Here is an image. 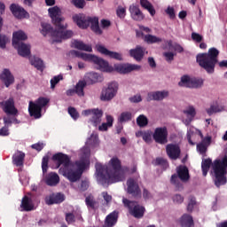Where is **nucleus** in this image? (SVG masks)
<instances>
[{"instance_id": "f257e3e1", "label": "nucleus", "mask_w": 227, "mask_h": 227, "mask_svg": "<svg viewBox=\"0 0 227 227\" xmlns=\"http://www.w3.org/2000/svg\"><path fill=\"white\" fill-rule=\"evenodd\" d=\"M68 56H70V58H80V59H83V61H90L94 63V65H97L98 69L101 72L111 73L115 70V72L119 74H130V72H134V70H141V66L136 64H115L113 67V66H109V62L100 57L75 50H71L68 52Z\"/></svg>"}, {"instance_id": "f03ea898", "label": "nucleus", "mask_w": 227, "mask_h": 227, "mask_svg": "<svg viewBox=\"0 0 227 227\" xmlns=\"http://www.w3.org/2000/svg\"><path fill=\"white\" fill-rule=\"evenodd\" d=\"M225 154L223 158H218L212 162V159L207 158L202 160L201 169L203 176H207L208 175V171L210 170V166L212 167L214 173V182L215 185L220 187L221 185H225L227 182L226 175H227V151L224 149Z\"/></svg>"}, {"instance_id": "7ed1b4c3", "label": "nucleus", "mask_w": 227, "mask_h": 227, "mask_svg": "<svg viewBox=\"0 0 227 227\" xmlns=\"http://www.w3.org/2000/svg\"><path fill=\"white\" fill-rule=\"evenodd\" d=\"M51 160L56 164V169H59V173L63 176H66L69 182L74 183L81 180L82 174L71 167L72 160H70V156L63 153H57L53 154Z\"/></svg>"}, {"instance_id": "20e7f679", "label": "nucleus", "mask_w": 227, "mask_h": 227, "mask_svg": "<svg viewBox=\"0 0 227 227\" xmlns=\"http://www.w3.org/2000/svg\"><path fill=\"white\" fill-rule=\"evenodd\" d=\"M42 30L41 33L43 36H47V35H51L53 41L58 43H61L62 40H68L74 36V31L67 30L68 27V24L67 23H59V26H55V29L48 23H42Z\"/></svg>"}, {"instance_id": "39448f33", "label": "nucleus", "mask_w": 227, "mask_h": 227, "mask_svg": "<svg viewBox=\"0 0 227 227\" xmlns=\"http://www.w3.org/2000/svg\"><path fill=\"white\" fill-rule=\"evenodd\" d=\"M219 50L216 48H210L206 53H199L196 56V62L200 68L206 70L207 74H214L215 72V65L219 63Z\"/></svg>"}, {"instance_id": "423d86ee", "label": "nucleus", "mask_w": 227, "mask_h": 227, "mask_svg": "<svg viewBox=\"0 0 227 227\" xmlns=\"http://www.w3.org/2000/svg\"><path fill=\"white\" fill-rule=\"evenodd\" d=\"M72 19L73 22H74L80 29H88L90 26V29L95 35H102L103 33L98 24V17L97 16L90 17L86 16L84 13H78L73 15Z\"/></svg>"}, {"instance_id": "0eeeda50", "label": "nucleus", "mask_w": 227, "mask_h": 227, "mask_svg": "<svg viewBox=\"0 0 227 227\" xmlns=\"http://www.w3.org/2000/svg\"><path fill=\"white\" fill-rule=\"evenodd\" d=\"M109 164L113 169L111 176L112 184L115 182H123L125 180V173L129 171V168L121 167V160L117 157H114L110 160Z\"/></svg>"}, {"instance_id": "6e6552de", "label": "nucleus", "mask_w": 227, "mask_h": 227, "mask_svg": "<svg viewBox=\"0 0 227 227\" xmlns=\"http://www.w3.org/2000/svg\"><path fill=\"white\" fill-rule=\"evenodd\" d=\"M176 173L171 176L170 184L175 185V187L178 191H182L184 189V184L181 182L186 184L189 180H191V175L189 174V168L187 166L180 165L176 168ZM179 178V179H178Z\"/></svg>"}, {"instance_id": "1a4fd4ad", "label": "nucleus", "mask_w": 227, "mask_h": 227, "mask_svg": "<svg viewBox=\"0 0 227 227\" xmlns=\"http://www.w3.org/2000/svg\"><path fill=\"white\" fill-rule=\"evenodd\" d=\"M122 203L126 208H129V214L136 217V219H141L145 215V207L137 204V201L123 198Z\"/></svg>"}, {"instance_id": "9d476101", "label": "nucleus", "mask_w": 227, "mask_h": 227, "mask_svg": "<svg viewBox=\"0 0 227 227\" xmlns=\"http://www.w3.org/2000/svg\"><path fill=\"white\" fill-rule=\"evenodd\" d=\"M118 93V82H112L108 83L106 88H103L100 95L102 102H109L113 100Z\"/></svg>"}, {"instance_id": "9b49d317", "label": "nucleus", "mask_w": 227, "mask_h": 227, "mask_svg": "<svg viewBox=\"0 0 227 227\" xmlns=\"http://www.w3.org/2000/svg\"><path fill=\"white\" fill-rule=\"evenodd\" d=\"M127 193L130 194L135 200H139L141 198V188L139 184L134 178H129L127 180Z\"/></svg>"}, {"instance_id": "f8f14e48", "label": "nucleus", "mask_w": 227, "mask_h": 227, "mask_svg": "<svg viewBox=\"0 0 227 227\" xmlns=\"http://www.w3.org/2000/svg\"><path fill=\"white\" fill-rule=\"evenodd\" d=\"M2 107L7 116H19V109L15 107L13 98H9L7 100L2 102Z\"/></svg>"}, {"instance_id": "ddd939ff", "label": "nucleus", "mask_w": 227, "mask_h": 227, "mask_svg": "<svg viewBox=\"0 0 227 227\" xmlns=\"http://www.w3.org/2000/svg\"><path fill=\"white\" fill-rule=\"evenodd\" d=\"M153 137L158 145H166L168 143V129L166 127L156 128Z\"/></svg>"}, {"instance_id": "4468645a", "label": "nucleus", "mask_w": 227, "mask_h": 227, "mask_svg": "<svg viewBox=\"0 0 227 227\" xmlns=\"http://www.w3.org/2000/svg\"><path fill=\"white\" fill-rule=\"evenodd\" d=\"M48 13L52 20L54 26H60L59 24L65 22V18L61 17V9L58 6L51 7L48 9Z\"/></svg>"}, {"instance_id": "2eb2a0df", "label": "nucleus", "mask_w": 227, "mask_h": 227, "mask_svg": "<svg viewBox=\"0 0 227 227\" xmlns=\"http://www.w3.org/2000/svg\"><path fill=\"white\" fill-rule=\"evenodd\" d=\"M10 12L12 13L15 19L22 20L29 17V12L18 4H12L10 5Z\"/></svg>"}, {"instance_id": "dca6fc26", "label": "nucleus", "mask_w": 227, "mask_h": 227, "mask_svg": "<svg viewBox=\"0 0 227 227\" xmlns=\"http://www.w3.org/2000/svg\"><path fill=\"white\" fill-rule=\"evenodd\" d=\"M96 49L98 51L100 52V54H104V56H107L108 58H111V59H116L117 61H123V57L121 53H118L116 51H112L107 50L106 46L102 44H97Z\"/></svg>"}, {"instance_id": "f3484780", "label": "nucleus", "mask_w": 227, "mask_h": 227, "mask_svg": "<svg viewBox=\"0 0 227 227\" xmlns=\"http://www.w3.org/2000/svg\"><path fill=\"white\" fill-rule=\"evenodd\" d=\"M166 152H167V155L172 160H176V159L180 157V153H182V151L180 150V146L175 144L167 145Z\"/></svg>"}, {"instance_id": "a211bd4d", "label": "nucleus", "mask_w": 227, "mask_h": 227, "mask_svg": "<svg viewBox=\"0 0 227 227\" xmlns=\"http://www.w3.org/2000/svg\"><path fill=\"white\" fill-rule=\"evenodd\" d=\"M0 79L2 82L4 84L5 88H10L13 82H15V77L12 74L10 69H4L2 74H0Z\"/></svg>"}, {"instance_id": "6ab92c4d", "label": "nucleus", "mask_w": 227, "mask_h": 227, "mask_svg": "<svg viewBox=\"0 0 227 227\" xmlns=\"http://www.w3.org/2000/svg\"><path fill=\"white\" fill-rule=\"evenodd\" d=\"M96 171L98 173V176L101 178V180L104 182V184H113V181L111 179V175L110 174H104L106 173V167L102 165L101 163H96Z\"/></svg>"}, {"instance_id": "aec40b11", "label": "nucleus", "mask_w": 227, "mask_h": 227, "mask_svg": "<svg viewBox=\"0 0 227 227\" xmlns=\"http://www.w3.org/2000/svg\"><path fill=\"white\" fill-rule=\"evenodd\" d=\"M20 208H22L23 212H31L35 210V203L33 202V199L27 195L23 196Z\"/></svg>"}, {"instance_id": "412c9836", "label": "nucleus", "mask_w": 227, "mask_h": 227, "mask_svg": "<svg viewBox=\"0 0 227 227\" xmlns=\"http://www.w3.org/2000/svg\"><path fill=\"white\" fill-rule=\"evenodd\" d=\"M28 113L30 116H34L35 120H38L42 118V106L33 101H30L28 105Z\"/></svg>"}, {"instance_id": "4be33fe9", "label": "nucleus", "mask_w": 227, "mask_h": 227, "mask_svg": "<svg viewBox=\"0 0 227 227\" xmlns=\"http://www.w3.org/2000/svg\"><path fill=\"white\" fill-rule=\"evenodd\" d=\"M13 47L14 49H17L18 54L22 56V58H27V56H31V46L29 44L20 43L17 44V46Z\"/></svg>"}, {"instance_id": "5701e85b", "label": "nucleus", "mask_w": 227, "mask_h": 227, "mask_svg": "<svg viewBox=\"0 0 227 227\" xmlns=\"http://www.w3.org/2000/svg\"><path fill=\"white\" fill-rule=\"evenodd\" d=\"M24 40H27V35L22 30L13 32L12 34V47H17L19 43H22Z\"/></svg>"}, {"instance_id": "b1692460", "label": "nucleus", "mask_w": 227, "mask_h": 227, "mask_svg": "<svg viewBox=\"0 0 227 227\" xmlns=\"http://www.w3.org/2000/svg\"><path fill=\"white\" fill-rule=\"evenodd\" d=\"M129 13L133 20L141 21L145 19L143 12H141V9L137 5H130Z\"/></svg>"}, {"instance_id": "393cba45", "label": "nucleus", "mask_w": 227, "mask_h": 227, "mask_svg": "<svg viewBox=\"0 0 227 227\" xmlns=\"http://www.w3.org/2000/svg\"><path fill=\"white\" fill-rule=\"evenodd\" d=\"M102 116H104V112L98 108H94L92 117L90 118V123H92L93 127H98V125H100Z\"/></svg>"}, {"instance_id": "a878e982", "label": "nucleus", "mask_w": 227, "mask_h": 227, "mask_svg": "<svg viewBox=\"0 0 227 227\" xmlns=\"http://www.w3.org/2000/svg\"><path fill=\"white\" fill-rule=\"evenodd\" d=\"M145 48L142 46H137L135 49L129 51V56L134 58L136 61H141L145 58Z\"/></svg>"}, {"instance_id": "bb28decb", "label": "nucleus", "mask_w": 227, "mask_h": 227, "mask_svg": "<svg viewBox=\"0 0 227 227\" xmlns=\"http://www.w3.org/2000/svg\"><path fill=\"white\" fill-rule=\"evenodd\" d=\"M65 201V195L61 193H57L56 195H50L45 198L46 205H56L59 203H63Z\"/></svg>"}, {"instance_id": "cd10ccee", "label": "nucleus", "mask_w": 227, "mask_h": 227, "mask_svg": "<svg viewBox=\"0 0 227 227\" xmlns=\"http://www.w3.org/2000/svg\"><path fill=\"white\" fill-rule=\"evenodd\" d=\"M167 97H169V92L168 90H162V91H154L148 94V100H156L160 101L164 100V98H167Z\"/></svg>"}, {"instance_id": "c85d7f7f", "label": "nucleus", "mask_w": 227, "mask_h": 227, "mask_svg": "<svg viewBox=\"0 0 227 227\" xmlns=\"http://www.w3.org/2000/svg\"><path fill=\"white\" fill-rule=\"evenodd\" d=\"M45 184L50 187H56L59 184V176L56 172L49 173L45 177Z\"/></svg>"}, {"instance_id": "c756f323", "label": "nucleus", "mask_w": 227, "mask_h": 227, "mask_svg": "<svg viewBox=\"0 0 227 227\" xmlns=\"http://www.w3.org/2000/svg\"><path fill=\"white\" fill-rule=\"evenodd\" d=\"M24 159H26V153L21 151H16L12 155V164L20 168V166H24Z\"/></svg>"}, {"instance_id": "7c9ffc66", "label": "nucleus", "mask_w": 227, "mask_h": 227, "mask_svg": "<svg viewBox=\"0 0 227 227\" xmlns=\"http://www.w3.org/2000/svg\"><path fill=\"white\" fill-rule=\"evenodd\" d=\"M118 223V212L114 211L110 213L105 219V225L103 227H113Z\"/></svg>"}, {"instance_id": "2f4dec72", "label": "nucleus", "mask_w": 227, "mask_h": 227, "mask_svg": "<svg viewBox=\"0 0 227 227\" xmlns=\"http://www.w3.org/2000/svg\"><path fill=\"white\" fill-rule=\"evenodd\" d=\"M85 205L89 210H98V201L95 200V196H93L92 194H89L85 198Z\"/></svg>"}, {"instance_id": "473e14b6", "label": "nucleus", "mask_w": 227, "mask_h": 227, "mask_svg": "<svg viewBox=\"0 0 227 227\" xmlns=\"http://www.w3.org/2000/svg\"><path fill=\"white\" fill-rule=\"evenodd\" d=\"M181 227H194V219L191 215L184 214L179 221Z\"/></svg>"}, {"instance_id": "72a5a7b5", "label": "nucleus", "mask_w": 227, "mask_h": 227, "mask_svg": "<svg viewBox=\"0 0 227 227\" xmlns=\"http://www.w3.org/2000/svg\"><path fill=\"white\" fill-rule=\"evenodd\" d=\"M30 64L36 68V70H39L40 72H43V68H45V66H43V60H42L40 58L35 56H30L29 57Z\"/></svg>"}, {"instance_id": "f704fd0d", "label": "nucleus", "mask_w": 227, "mask_h": 227, "mask_svg": "<svg viewBox=\"0 0 227 227\" xmlns=\"http://www.w3.org/2000/svg\"><path fill=\"white\" fill-rule=\"evenodd\" d=\"M74 49L78 51H85V52H93V48L90 44L84 43L82 41L74 40L73 43Z\"/></svg>"}, {"instance_id": "c9c22d12", "label": "nucleus", "mask_w": 227, "mask_h": 227, "mask_svg": "<svg viewBox=\"0 0 227 227\" xmlns=\"http://www.w3.org/2000/svg\"><path fill=\"white\" fill-rule=\"evenodd\" d=\"M114 121V118L111 115H106V122H103L101 125L98 126V130L100 132L107 131L110 127H113V122Z\"/></svg>"}, {"instance_id": "e433bc0d", "label": "nucleus", "mask_w": 227, "mask_h": 227, "mask_svg": "<svg viewBox=\"0 0 227 227\" xmlns=\"http://www.w3.org/2000/svg\"><path fill=\"white\" fill-rule=\"evenodd\" d=\"M71 167L76 168V171L82 175L86 169V161L84 160H76L74 163H71Z\"/></svg>"}, {"instance_id": "4c0bfd02", "label": "nucleus", "mask_w": 227, "mask_h": 227, "mask_svg": "<svg viewBox=\"0 0 227 227\" xmlns=\"http://www.w3.org/2000/svg\"><path fill=\"white\" fill-rule=\"evenodd\" d=\"M3 29V18L0 16V31ZM10 42V38L5 35L0 34V49H6V44Z\"/></svg>"}, {"instance_id": "58836bf2", "label": "nucleus", "mask_w": 227, "mask_h": 227, "mask_svg": "<svg viewBox=\"0 0 227 227\" xmlns=\"http://www.w3.org/2000/svg\"><path fill=\"white\" fill-rule=\"evenodd\" d=\"M86 82L85 81H79L76 83L74 91L78 97H84V88H86Z\"/></svg>"}, {"instance_id": "ea45409f", "label": "nucleus", "mask_w": 227, "mask_h": 227, "mask_svg": "<svg viewBox=\"0 0 227 227\" xmlns=\"http://www.w3.org/2000/svg\"><path fill=\"white\" fill-rule=\"evenodd\" d=\"M87 82L90 84H95V82H98V79H100V74L98 73H89L86 76Z\"/></svg>"}, {"instance_id": "a19ab883", "label": "nucleus", "mask_w": 227, "mask_h": 227, "mask_svg": "<svg viewBox=\"0 0 227 227\" xmlns=\"http://www.w3.org/2000/svg\"><path fill=\"white\" fill-rule=\"evenodd\" d=\"M154 166H161L163 169H168L169 168V163L168 162V160L164 158H156V160L153 162Z\"/></svg>"}, {"instance_id": "79ce46f5", "label": "nucleus", "mask_w": 227, "mask_h": 227, "mask_svg": "<svg viewBox=\"0 0 227 227\" xmlns=\"http://www.w3.org/2000/svg\"><path fill=\"white\" fill-rule=\"evenodd\" d=\"M132 120V113L130 112H122L118 119L120 123H125Z\"/></svg>"}, {"instance_id": "37998d69", "label": "nucleus", "mask_w": 227, "mask_h": 227, "mask_svg": "<svg viewBox=\"0 0 227 227\" xmlns=\"http://www.w3.org/2000/svg\"><path fill=\"white\" fill-rule=\"evenodd\" d=\"M144 40H145V42H146V43H159L162 42V39L160 37H157V36L152 35H145Z\"/></svg>"}, {"instance_id": "c03bdc74", "label": "nucleus", "mask_w": 227, "mask_h": 227, "mask_svg": "<svg viewBox=\"0 0 227 227\" xmlns=\"http://www.w3.org/2000/svg\"><path fill=\"white\" fill-rule=\"evenodd\" d=\"M183 113L184 114H186L190 121H192V120H194V116H196V109L194 106H189L186 110H184Z\"/></svg>"}, {"instance_id": "a18cd8bd", "label": "nucleus", "mask_w": 227, "mask_h": 227, "mask_svg": "<svg viewBox=\"0 0 227 227\" xmlns=\"http://www.w3.org/2000/svg\"><path fill=\"white\" fill-rule=\"evenodd\" d=\"M203 86V81L201 79L191 78L188 88H201Z\"/></svg>"}, {"instance_id": "49530a36", "label": "nucleus", "mask_w": 227, "mask_h": 227, "mask_svg": "<svg viewBox=\"0 0 227 227\" xmlns=\"http://www.w3.org/2000/svg\"><path fill=\"white\" fill-rule=\"evenodd\" d=\"M137 124L138 127H146V125H148V118L143 114L139 115L137 118Z\"/></svg>"}, {"instance_id": "de8ad7c7", "label": "nucleus", "mask_w": 227, "mask_h": 227, "mask_svg": "<svg viewBox=\"0 0 227 227\" xmlns=\"http://www.w3.org/2000/svg\"><path fill=\"white\" fill-rule=\"evenodd\" d=\"M190 84H191V78L187 75H184L181 78V81L178 82L179 86H184V88H189Z\"/></svg>"}, {"instance_id": "09e8293b", "label": "nucleus", "mask_w": 227, "mask_h": 227, "mask_svg": "<svg viewBox=\"0 0 227 227\" xmlns=\"http://www.w3.org/2000/svg\"><path fill=\"white\" fill-rule=\"evenodd\" d=\"M35 103L37 104V106H39V107H41V109H43V107H45V106H47V104H49V98H43V97H40Z\"/></svg>"}, {"instance_id": "8fccbe9b", "label": "nucleus", "mask_w": 227, "mask_h": 227, "mask_svg": "<svg viewBox=\"0 0 227 227\" xmlns=\"http://www.w3.org/2000/svg\"><path fill=\"white\" fill-rule=\"evenodd\" d=\"M72 4L80 10H82L86 6V1L84 0H72Z\"/></svg>"}, {"instance_id": "3c124183", "label": "nucleus", "mask_w": 227, "mask_h": 227, "mask_svg": "<svg viewBox=\"0 0 227 227\" xmlns=\"http://www.w3.org/2000/svg\"><path fill=\"white\" fill-rule=\"evenodd\" d=\"M116 15L119 19H125V16L127 15V9L122 6H119L116 10Z\"/></svg>"}, {"instance_id": "603ef678", "label": "nucleus", "mask_w": 227, "mask_h": 227, "mask_svg": "<svg viewBox=\"0 0 227 227\" xmlns=\"http://www.w3.org/2000/svg\"><path fill=\"white\" fill-rule=\"evenodd\" d=\"M59 81H63V75H61V74L54 76L51 80V90H54V88H56V84H58V82H59Z\"/></svg>"}, {"instance_id": "864d4df0", "label": "nucleus", "mask_w": 227, "mask_h": 227, "mask_svg": "<svg viewBox=\"0 0 227 227\" xmlns=\"http://www.w3.org/2000/svg\"><path fill=\"white\" fill-rule=\"evenodd\" d=\"M42 169L43 173L45 175L47 169H49V156H44L42 160Z\"/></svg>"}, {"instance_id": "5fc2aeb1", "label": "nucleus", "mask_w": 227, "mask_h": 227, "mask_svg": "<svg viewBox=\"0 0 227 227\" xmlns=\"http://www.w3.org/2000/svg\"><path fill=\"white\" fill-rule=\"evenodd\" d=\"M223 111V108L219 106H211L208 109H207V114L212 115L214 113H221Z\"/></svg>"}, {"instance_id": "6e6d98bb", "label": "nucleus", "mask_w": 227, "mask_h": 227, "mask_svg": "<svg viewBox=\"0 0 227 227\" xmlns=\"http://www.w3.org/2000/svg\"><path fill=\"white\" fill-rule=\"evenodd\" d=\"M68 114H70L73 120H77L79 118V112H77V110L74 107H68Z\"/></svg>"}, {"instance_id": "4d7b16f0", "label": "nucleus", "mask_w": 227, "mask_h": 227, "mask_svg": "<svg viewBox=\"0 0 227 227\" xmlns=\"http://www.w3.org/2000/svg\"><path fill=\"white\" fill-rule=\"evenodd\" d=\"M138 135L141 136V137L144 139L145 143H151L152 142V134L150 132H139Z\"/></svg>"}, {"instance_id": "13d9d810", "label": "nucleus", "mask_w": 227, "mask_h": 227, "mask_svg": "<svg viewBox=\"0 0 227 227\" xmlns=\"http://www.w3.org/2000/svg\"><path fill=\"white\" fill-rule=\"evenodd\" d=\"M207 148L208 147L205 144L200 143L197 145V150L200 153V155H205V153H207Z\"/></svg>"}, {"instance_id": "bf43d9fd", "label": "nucleus", "mask_w": 227, "mask_h": 227, "mask_svg": "<svg viewBox=\"0 0 227 227\" xmlns=\"http://www.w3.org/2000/svg\"><path fill=\"white\" fill-rule=\"evenodd\" d=\"M90 187V183L86 180L82 181L81 184L78 186V189L80 192H84L85 191H88V188Z\"/></svg>"}, {"instance_id": "052dcab7", "label": "nucleus", "mask_w": 227, "mask_h": 227, "mask_svg": "<svg viewBox=\"0 0 227 227\" xmlns=\"http://www.w3.org/2000/svg\"><path fill=\"white\" fill-rule=\"evenodd\" d=\"M192 40H193V42H197V43H201L203 42V35L193 32L192 33Z\"/></svg>"}, {"instance_id": "680f3d73", "label": "nucleus", "mask_w": 227, "mask_h": 227, "mask_svg": "<svg viewBox=\"0 0 227 227\" xmlns=\"http://www.w3.org/2000/svg\"><path fill=\"white\" fill-rule=\"evenodd\" d=\"M142 196L145 201H147V200H152L153 198L152 192H150V191H148V189L146 188H143Z\"/></svg>"}, {"instance_id": "e2e57ef3", "label": "nucleus", "mask_w": 227, "mask_h": 227, "mask_svg": "<svg viewBox=\"0 0 227 227\" xmlns=\"http://www.w3.org/2000/svg\"><path fill=\"white\" fill-rule=\"evenodd\" d=\"M75 221V215L74 213H67L66 214V222L67 224H72Z\"/></svg>"}, {"instance_id": "0e129e2a", "label": "nucleus", "mask_w": 227, "mask_h": 227, "mask_svg": "<svg viewBox=\"0 0 227 227\" xmlns=\"http://www.w3.org/2000/svg\"><path fill=\"white\" fill-rule=\"evenodd\" d=\"M195 205H196V198L192 197L190 199V201H189L188 206H187V211L188 212H192V210L194 209Z\"/></svg>"}, {"instance_id": "69168bd1", "label": "nucleus", "mask_w": 227, "mask_h": 227, "mask_svg": "<svg viewBox=\"0 0 227 227\" xmlns=\"http://www.w3.org/2000/svg\"><path fill=\"white\" fill-rule=\"evenodd\" d=\"M101 195L104 200L106 201V205H109V203L113 201V196H111L107 192H103Z\"/></svg>"}, {"instance_id": "338daca9", "label": "nucleus", "mask_w": 227, "mask_h": 227, "mask_svg": "<svg viewBox=\"0 0 227 227\" xmlns=\"http://www.w3.org/2000/svg\"><path fill=\"white\" fill-rule=\"evenodd\" d=\"M163 56L165 57V59L168 61V63H171V61L175 59V53L173 52H164Z\"/></svg>"}, {"instance_id": "774afa93", "label": "nucleus", "mask_w": 227, "mask_h": 227, "mask_svg": "<svg viewBox=\"0 0 227 227\" xmlns=\"http://www.w3.org/2000/svg\"><path fill=\"white\" fill-rule=\"evenodd\" d=\"M173 201H174V203L180 205V204L184 203V197L180 194H176L173 196Z\"/></svg>"}]
</instances>
